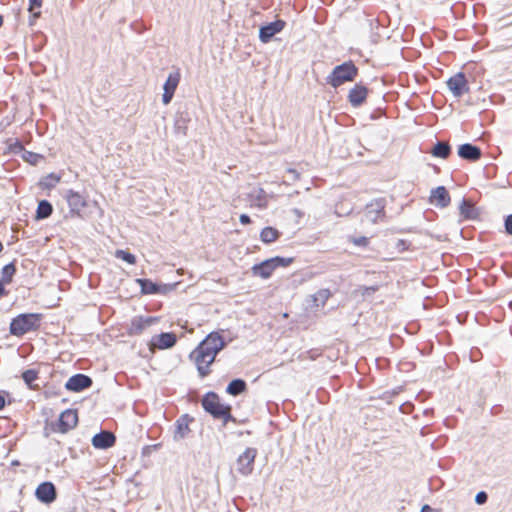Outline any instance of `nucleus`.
Returning a JSON list of instances; mask_svg holds the SVG:
<instances>
[{
    "instance_id": "18",
    "label": "nucleus",
    "mask_w": 512,
    "mask_h": 512,
    "mask_svg": "<svg viewBox=\"0 0 512 512\" xmlns=\"http://www.w3.org/2000/svg\"><path fill=\"white\" fill-rule=\"evenodd\" d=\"M193 418L188 414L180 416L175 423L174 439L176 441L184 439L190 432L189 425Z\"/></svg>"
},
{
    "instance_id": "40",
    "label": "nucleus",
    "mask_w": 512,
    "mask_h": 512,
    "mask_svg": "<svg viewBox=\"0 0 512 512\" xmlns=\"http://www.w3.org/2000/svg\"><path fill=\"white\" fill-rule=\"evenodd\" d=\"M43 0H29V11L32 12L35 8L42 6Z\"/></svg>"
},
{
    "instance_id": "47",
    "label": "nucleus",
    "mask_w": 512,
    "mask_h": 512,
    "mask_svg": "<svg viewBox=\"0 0 512 512\" xmlns=\"http://www.w3.org/2000/svg\"><path fill=\"white\" fill-rule=\"evenodd\" d=\"M2 24H3V18H2V16H0V27L2 26Z\"/></svg>"
},
{
    "instance_id": "9",
    "label": "nucleus",
    "mask_w": 512,
    "mask_h": 512,
    "mask_svg": "<svg viewBox=\"0 0 512 512\" xmlns=\"http://www.w3.org/2000/svg\"><path fill=\"white\" fill-rule=\"evenodd\" d=\"M446 84L454 97L459 98L465 93L469 92L468 81L465 77V74L462 72H459L450 77Z\"/></svg>"
},
{
    "instance_id": "3",
    "label": "nucleus",
    "mask_w": 512,
    "mask_h": 512,
    "mask_svg": "<svg viewBox=\"0 0 512 512\" xmlns=\"http://www.w3.org/2000/svg\"><path fill=\"white\" fill-rule=\"evenodd\" d=\"M357 75L358 68L349 60L334 67L332 72L326 77V82L333 88H338L346 82L353 81Z\"/></svg>"
},
{
    "instance_id": "8",
    "label": "nucleus",
    "mask_w": 512,
    "mask_h": 512,
    "mask_svg": "<svg viewBox=\"0 0 512 512\" xmlns=\"http://www.w3.org/2000/svg\"><path fill=\"white\" fill-rule=\"evenodd\" d=\"M256 456V448H246V450L237 458V471L243 476L250 475L254 469V461Z\"/></svg>"
},
{
    "instance_id": "45",
    "label": "nucleus",
    "mask_w": 512,
    "mask_h": 512,
    "mask_svg": "<svg viewBox=\"0 0 512 512\" xmlns=\"http://www.w3.org/2000/svg\"><path fill=\"white\" fill-rule=\"evenodd\" d=\"M421 512H433V510L429 505H424L421 509Z\"/></svg>"
},
{
    "instance_id": "23",
    "label": "nucleus",
    "mask_w": 512,
    "mask_h": 512,
    "mask_svg": "<svg viewBox=\"0 0 512 512\" xmlns=\"http://www.w3.org/2000/svg\"><path fill=\"white\" fill-rule=\"evenodd\" d=\"M136 283L139 284L142 294H158L165 293L168 290L167 286H159L149 279H136Z\"/></svg>"
},
{
    "instance_id": "37",
    "label": "nucleus",
    "mask_w": 512,
    "mask_h": 512,
    "mask_svg": "<svg viewBox=\"0 0 512 512\" xmlns=\"http://www.w3.org/2000/svg\"><path fill=\"white\" fill-rule=\"evenodd\" d=\"M378 290V286H362L359 288V291L361 292V295L363 297L369 296L373 293H375Z\"/></svg>"
},
{
    "instance_id": "30",
    "label": "nucleus",
    "mask_w": 512,
    "mask_h": 512,
    "mask_svg": "<svg viewBox=\"0 0 512 512\" xmlns=\"http://www.w3.org/2000/svg\"><path fill=\"white\" fill-rule=\"evenodd\" d=\"M330 297L331 292L329 289H320L313 295V302L317 307H323Z\"/></svg>"
},
{
    "instance_id": "20",
    "label": "nucleus",
    "mask_w": 512,
    "mask_h": 512,
    "mask_svg": "<svg viewBox=\"0 0 512 512\" xmlns=\"http://www.w3.org/2000/svg\"><path fill=\"white\" fill-rule=\"evenodd\" d=\"M458 155L464 160L474 162L481 158L482 152L479 147L465 143L459 146Z\"/></svg>"
},
{
    "instance_id": "11",
    "label": "nucleus",
    "mask_w": 512,
    "mask_h": 512,
    "mask_svg": "<svg viewBox=\"0 0 512 512\" xmlns=\"http://www.w3.org/2000/svg\"><path fill=\"white\" fill-rule=\"evenodd\" d=\"M180 73L178 71L170 73L163 85L164 93L162 95V102L164 105H168L180 82Z\"/></svg>"
},
{
    "instance_id": "2",
    "label": "nucleus",
    "mask_w": 512,
    "mask_h": 512,
    "mask_svg": "<svg viewBox=\"0 0 512 512\" xmlns=\"http://www.w3.org/2000/svg\"><path fill=\"white\" fill-rule=\"evenodd\" d=\"M202 406L206 412L210 413L215 419L222 420L224 424L235 421L231 415V407L223 404L214 392H209L204 396Z\"/></svg>"
},
{
    "instance_id": "26",
    "label": "nucleus",
    "mask_w": 512,
    "mask_h": 512,
    "mask_svg": "<svg viewBox=\"0 0 512 512\" xmlns=\"http://www.w3.org/2000/svg\"><path fill=\"white\" fill-rule=\"evenodd\" d=\"M431 153L435 157L446 159L451 153V147L446 142H438L432 149Z\"/></svg>"
},
{
    "instance_id": "27",
    "label": "nucleus",
    "mask_w": 512,
    "mask_h": 512,
    "mask_svg": "<svg viewBox=\"0 0 512 512\" xmlns=\"http://www.w3.org/2000/svg\"><path fill=\"white\" fill-rule=\"evenodd\" d=\"M53 212V207L50 202L47 200H42L39 202L37 211H36V217L37 219H46L48 218Z\"/></svg>"
},
{
    "instance_id": "44",
    "label": "nucleus",
    "mask_w": 512,
    "mask_h": 512,
    "mask_svg": "<svg viewBox=\"0 0 512 512\" xmlns=\"http://www.w3.org/2000/svg\"><path fill=\"white\" fill-rule=\"evenodd\" d=\"M6 405V400L3 392L0 391V410H2Z\"/></svg>"
},
{
    "instance_id": "43",
    "label": "nucleus",
    "mask_w": 512,
    "mask_h": 512,
    "mask_svg": "<svg viewBox=\"0 0 512 512\" xmlns=\"http://www.w3.org/2000/svg\"><path fill=\"white\" fill-rule=\"evenodd\" d=\"M8 295V291L5 288V285L2 281H0V298L5 297Z\"/></svg>"
},
{
    "instance_id": "33",
    "label": "nucleus",
    "mask_w": 512,
    "mask_h": 512,
    "mask_svg": "<svg viewBox=\"0 0 512 512\" xmlns=\"http://www.w3.org/2000/svg\"><path fill=\"white\" fill-rule=\"evenodd\" d=\"M115 256H116V258L122 259V260L126 261L127 263H129L131 265L136 263V257L133 254L127 252V251L116 250Z\"/></svg>"
},
{
    "instance_id": "10",
    "label": "nucleus",
    "mask_w": 512,
    "mask_h": 512,
    "mask_svg": "<svg viewBox=\"0 0 512 512\" xmlns=\"http://www.w3.org/2000/svg\"><path fill=\"white\" fill-rule=\"evenodd\" d=\"M35 496L40 502L50 504L57 498L56 487L52 482H43L36 488Z\"/></svg>"
},
{
    "instance_id": "41",
    "label": "nucleus",
    "mask_w": 512,
    "mask_h": 512,
    "mask_svg": "<svg viewBox=\"0 0 512 512\" xmlns=\"http://www.w3.org/2000/svg\"><path fill=\"white\" fill-rule=\"evenodd\" d=\"M287 173L291 175L293 181H297L300 178V173L295 169L289 168L287 169Z\"/></svg>"
},
{
    "instance_id": "13",
    "label": "nucleus",
    "mask_w": 512,
    "mask_h": 512,
    "mask_svg": "<svg viewBox=\"0 0 512 512\" xmlns=\"http://www.w3.org/2000/svg\"><path fill=\"white\" fill-rule=\"evenodd\" d=\"M158 322L157 317L137 316L131 320L128 328L129 335H140L145 329Z\"/></svg>"
},
{
    "instance_id": "12",
    "label": "nucleus",
    "mask_w": 512,
    "mask_h": 512,
    "mask_svg": "<svg viewBox=\"0 0 512 512\" xmlns=\"http://www.w3.org/2000/svg\"><path fill=\"white\" fill-rule=\"evenodd\" d=\"M286 26L284 20H276L274 22L264 25L259 30V39L262 43H268L274 35L280 33Z\"/></svg>"
},
{
    "instance_id": "22",
    "label": "nucleus",
    "mask_w": 512,
    "mask_h": 512,
    "mask_svg": "<svg viewBox=\"0 0 512 512\" xmlns=\"http://www.w3.org/2000/svg\"><path fill=\"white\" fill-rule=\"evenodd\" d=\"M430 198L432 203L442 208L448 206L450 203L449 193L444 186H439L432 190Z\"/></svg>"
},
{
    "instance_id": "7",
    "label": "nucleus",
    "mask_w": 512,
    "mask_h": 512,
    "mask_svg": "<svg viewBox=\"0 0 512 512\" xmlns=\"http://www.w3.org/2000/svg\"><path fill=\"white\" fill-rule=\"evenodd\" d=\"M385 207L386 200L384 198H378L371 201L365 208L364 216L366 220L373 224L383 221L386 216Z\"/></svg>"
},
{
    "instance_id": "6",
    "label": "nucleus",
    "mask_w": 512,
    "mask_h": 512,
    "mask_svg": "<svg viewBox=\"0 0 512 512\" xmlns=\"http://www.w3.org/2000/svg\"><path fill=\"white\" fill-rule=\"evenodd\" d=\"M64 198L69 206V215L71 217L83 218L84 209L87 207V200L79 192L72 189L66 191Z\"/></svg>"
},
{
    "instance_id": "46",
    "label": "nucleus",
    "mask_w": 512,
    "mask_h": 512,
    "mask_svg": "<svg viewBox=\"0 0 512 512\" xmlns=\"http://www.w3.org/2000/svg\"><path fill=\"white\" fill-rule=\"evenodd\" d=\"M3 249H4V246H3L2 242H0V253L3 251Z\"/></svg>"
},
{
    "instance_id": "35",
    "label": "nucleus",
    "mask_w": 512,
    "mask_h": 512,
    "mask_svg": "<svg viewBox=\"0 0 512 512\" xmlns=\"http://www.w3.org/2000/svg\"><path fill=\"white\" fill-rule=\"evenodd\" d=\"M8 147L12 153L18 154L24 150L22 143L18 139H9Z\"/></svg>"
},
{
    "instance_id": "29",
    "label": "nucleus",
    "mask_w": 512,
    "mask_h": 512,
    "mask_svg": "<svg viewBox=\"0 0 512 512\" xmlns=\"http://www.w3.org/2000/svg\"><path fill=\"white\" fill-rule=\"evenodd\" d=\"M188 122L189 118L183 115H180L176 118L174 123V131L178 135L186 136L188 130Z\"/></svg>"
},
{
    "instance_id": "1",
    "label": "nucleus",
    "mask_w": 512,
    "mask_h": 512,
    "mask_svg": "<svg viewBox=\"0 0 512 512\" xmlns=\"http://www.w3.org/2000/svg\"><path fill=\"white\" fill-rule=\"evenodd\" d=\"M225 346L226 342L220 332L213 331L190 353L189 358L196 366L201 378L211 373V365L215 361L217 354L223 350Z\"/></svg>"
},
{
    "instance_id": "15",
    "label": "nucleus",
    "mask_w": 512,
    "mask_h": 512,
    "mask_svg": "<svg viewBox=\"0 0 512 512\" xmlns=\"http://www.w3.org/2000/svg\"><path fill=\"white\" fill-rule=\"evenodd\" d=\"M92 385V379L84 374H76L68 379L65 388L69 391L80 392Z\"/></svg>"
},
{
    "instance_id": "17",
    "label": "nucleus",
    "mask_w": 512,
    "mask_h": 512,
    "mask_svg": "<svg viewBox=\"0 0 512 512\" xmlns=\"http://www.w3.org/2000/svg\"><path fill=\"white\" fill-rule=\"evenodd\" d=\"M116 437L110 431H101L92 438V445L97 449H108L115 444Z\"/></svg>"
},
{
    "instance_id": "5",
    "label": "nucleus",
    "mask_w": 512,
    "mask_h": 512,
    "mask_svg": "<svg viewBox=\"0 0 512 512\" xmlns=\"http://www.w3.org/2000/svg\"><path fill=\"white\" fill-rule=\"evenodd\" d=\"M39 326V315L21 314L15 317L10 323V333L14 336H22L27 332L35 330Z\"/></svg>"
},
{
    "instance_id": "14",
    "label": "nucleus",
    "mask_w": 512,
    "mask_h": 512,
    "mask_svg": "<svg viewBox=\"0 0 512 512\" xmlns=\"http://www.w3.org/2000/svg\"><path fill=\"white\" fill-rule=\"evenodd\" d=\"M78 423V414L76 410L67 409L61 413L58 421V431L66 433L73 429Z\"/></svg>"
},
{
    "instance_id": "24",
    "label": "nucleus",
    "mask_w": 512,
    "mask_h": 512,
    "mask_svg": "<svg viewBox=\"0 0 512 512\" xmlns=\"http://www.w3.org/2000/svg\"><path fill=\"white\" fill-rule=\"evenodd\" d=\"M280 234L281 233L276 228L268 226L261 230L260 239L263 243L270 244L275 242L279 238Z\"/></svg>"
},
{
    "instance_id": "39",
    "label": "nucleus",
    "mask_w": 512,
    "mask_h": 512,
    "mask_svg": "<svg viewBox=\"0 0 512 512\" xmlns=\"http://www.w3.org/2000/svg\"><path fill=\"white\" fill-rule=\"evenodd\" d=\"M505 229L509 235H512V214L505 219Z\"/></svg>"
},
{
    "instance_id": "16",
    "label": "nucleus",
    "mask_w": 512,
    "mask_h": 512,
    "mask_svg": "<svg viewBox=\"0 0 512 512\" xmlns=\"http://www.w3.org/2000/svg\"><path fill=\"white\" fill-rule=\"evenodd\" d=\"M368 92L369 90L366 86L358 83L350 89L347 99L353 107H359L366 101Z\"/></svg>"
},
{
    "instance_id": "19",
    "label": "nucleus",
    "mask_w": 512,
    "mask_h": 512,
    "mask_svg": "<svg viewBox=\"0 0 512 512\" xmlns=\"http://www.w3.org/2000/svg\"><path fill=\"white\" fill-rule=\"evenodd\" d=\"M177 338L174 333H160L151 340V346L158 349H169L176 344Z\"/></svg>"
},
{
    "instance_id": "32",
    "label": "nucleus",
    "mask_w": 512,
    "mask_h": 512,
    "mask_svg": "<svg viewBox=\"0 0 512 512\" xmlns=\"http://www.w3.org/2000/svg\"><path fill=\"white\" fill-rule=\"evenodd\" d=\"M22 379L30 388H33V382L38 379V372L34 369L26 370L22 373Z\"/></svg>"
},
{
    "instance_id": "36",
    "label": "nucleus",
    "mask_w": 512,
    "mask_h": 512,
    "mask_svg": "<svg viewBox=\"0 0 512 512\" xmlns=\"http://www.w3.org/2000/svg\"><path fill=\"white\" fill-rule=\"evenodd\" d=\"M349 241L356 246L366 247L369 244V239L365 236L350 237Z\"/></svg>"
},
{
    "instance_id": "21",
    "label": "nucleus",
    "mask_w": 512,
    "mask_h": 512,
    "mask_svg": "<svg viewBox=\"0 0 512 512\" xmlns=\"http://www.w3.org/2000/svg\"><path fill=\"white\" fill-rule=\"evenodd\" d=\"M247 199L252 207L264 209L267 207V194L264 189L256 188L247 195Z\"/></svg>"
},
{
    "instance_id": "34",
    "label": "nucleus",
    "mask_w": 512,
    "mask_h": 512,
    "mask_svg": "<svg viewBox=\"0 0 512 512\" xmlns=\"http://www.w3.org/2000/svg\"><path fill=\"white\" fill-rule=\"evenodd\" d=\"M474 208L473 206L467 202L466 200H463L461 205H460V213L465 217V218H472V212H473Z\"/></svg>"
},
{
    "instance_id": "38",
    "label": "nucleus",
    "mask_w": 512,
    "mask_h": 512,
    "mask_svg": "<svg viewBox=\"0 0 512 512\" xmlns=\"http://www.w3.org/2000/svg\"><path fill=\"white\" fill-rule=\"evenodd\" d=\"M488 500V495L486 492L484 491H480L476 494V497H475V502L479 505H483L487 502Z\"/></svg>"
},
{
    "instance_id": "25",
    "label": "nucleus",
    "mask_w": 512,
    "mask_h": 512,
    "mask_svg": "<svg viewBox=\"0 0 512 512\" xmlns=\"http://www.w3.org/2000/svg\"><path fill=\"white\" fill-rule=\"evenodd\" d=\"M246 390V382L242 379L232 380L226 388L230 395L237 396Z\"/></svg>"
},
{
    "instance_id": "31",
    "label": "nucleus",
    "mask_w": 512,
    "mask_h": 512,
    "mask_svg": "<svg viewBox=\"0 0 512 512\" xmlns=\"http://www.w3.org/2000/svg\"><path fill=\"white\" fill-rule=\"evenodd\" d=\"M60 179V176L51 173L44 177L39 184L44 189H51L54 188L57 185V183H59Z\"/></svg>"
},
{
    "instance_id": "42",
    "label": "nucleus",
    "mask_w": 512,
    "mask_h": 512,
    "mask_svg": "<svg viewBox=\"0 0 512 512\" xmlns=\"http://www.w3.org/2000/svg\"><path fill=\"white\" fill-rule=\"evenodd\" d=\"M241 224L247 225L251 223V219L247 214H241L239 218Z\"/></svg>"
},
{
    "instance_id": "4",
    "label": "nucleus",
    "mask_w": 512,
    "mask_h": 512,
    "mask_svg": "<svg viewBox=\"0 0 512 512\" xmlns=\"http://www.w3.org/2000/svg\"><path fill=\"white\" fill-rule=\"evenodd\" d=\"M294 262L292 257H280L276 256L270 259H266L261 263L255 264L252 268V274L262 279H268L273 271L278 267H287Z\"/></svg>"
},
{
    "instance_id": "28",
    "label": "nucleus",
    "mask_w": 512,
    "mask_h": 512,
    "mask_svg": "<svg viewBox=\"0 0 512 512\" xmlns=\"http://www.w3.org/2000/svg\"><path fill=\"white\" fill-rule=\"evenodd\" d=\"M15 273H16V266L13 262L5 265L2 268L0 281H2L4 285L10 284L12 282V279H13Z\"/></svg>"
},
{
    "instance_id": "48",
    "label": "nucleus",
    "mask_w": 512,
    "mask_h": 512,
    "mask_svg": "<svg viewBox=\"0 0 512 512\" xmlns=\"http://www.w3.org/2000/svg\"><path fill=\"white\" fill-rule=\"evenodd\" d=\"M40 15V12H37L34 14L35 17H38Z\"/></svg>"
}]
</instances>
